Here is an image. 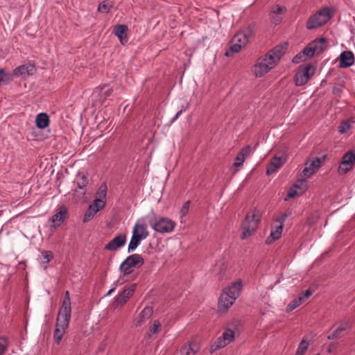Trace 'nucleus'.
I'll return each mask as SVG.
<instances>
[{
	"instance_id": "obj_1",
	"label": "nucleus",
	"mask_w": 355,
	"mask_h": 355,
	"mask_svg": "<svg viewBox=\"0 0 355 355\" xmlns=\"http://www.w3.org/2000/svg\"><path fill=\"white\" fill-rule=\"evenodd\" d=\"M243 287L242 280L238 279L225 287L218 299V311L224 313L234 304L240 295Z\"/></svg>"
},
{
	"instance_id": "obj_2",
	"label": "nucleus",
	"mask_w": 355,
	"mask_h": 355,
	"mask_svg": "<svg viewBox=\"0 0 355 355\" xmlns=\"http://www.w3.org/2000/svg\"><path fill=\"white\" fill-rule=\"evenodd\" d=\"M261 218L262 214L259 209H254L247 213L242 223V234L241 236L242 239H248L256 232Z\"/></svg>"
},
{
	"instance_id": "obj_3",
	"label": "nucleus",
	"mask_w": 355,
	"mask_h": 355,
	"mask_svg": "<svg viewBox=\"0 0 355 355\" xmlns=\"http://www.w3.org/2000/svg\"><path fill=\"white\" fill-rule=\"evenodd\" d=\"M333 9L326 7L311 15L306 21V28L313 30L327 23L332 17Z\"/></svg>"
},
{
	"instance_id": "obj_4",
	"label": "nucleus",
	"mask_w": 355,
	"mask_h": 355,
	"mask_svg": "<svg viewBox=\"0 0 355 355\" xmlns=\"http://www.w3.org/2000/svg\"><path fill=\"white\" fill-rule=\"evenodd\" d=\"M150 215L151 218L149 224L155 232L166 234L173 231L175 223L172 220L164 217H159L156 220V214L153 209L150 211Z\"/></svg>"
},
{
	"instance_id": "obj_5",
	"label": "nucleus",
	"mask_w": 355,
	"mask_h": 355,
	"mask_svg": "<svg viewBox=\"0 0 355 355\" xmlns=\"http://www.w3.org/2000/svg\"><path fill=\"white\" fill-rule=\"evenodd\" d=\"M322 159L319 157H315L308 160L304 164V168L300 173L301 180L300 184H295V188L306 187V180L313 175L322 166Z\"/></svg>"
},
{
	"instance_id": "obj_6",
	"label": "nucleus",
	"mask_w": 355,
	"mask_h": 355,
	"mask_svg": "<svg viewBox=\"0 0 355 355\" xmlns=\"http://www.w3.org/2000/svg\"><path fill=\"white\" fill-rule=\"evenodd\" d=\"M277 64L266 53L259 58L252 68V73L257 78H261L275 67Z\"/></svg>"
},
{
	"instance_id": "obj_7",
	"label": "nucleus",
	"mask_w": 355,
	"mask_h": 355,
	"mask_svg": "<svg viewBox=\"0 0 355 355\" xmlns=\"http://www.w3.org/2000/svg\"><path fill=\"white\" fill-rule=\"evenodd\" d=\"M315 67L311 64L300 65L294 76V82L297 87L306 85L315 73Z\"/></svg>"
},
{
	"instance_id": "obj_8",
	"label": "nucleus",
	"mask_w": 355,
	"mask_h": 355,
	"mask_svg": "<svg viewBox=\"0 0 355 355\" xmlns=\"http://www.w3.org/2000/svg\"><path fill=\"white\" fill-rule=\"evenodd\" d=\"M144 263V259L139 254H133L125 258L121 263L119 270L123 276H128L132 273L131 268L140 267Z\"/></svg>"
},
{
	"instance_id": "obj_9",
	"label": "nucleus",
	"mask_w": 355,
	"mask_h": 355,
	"mask_svg": "<svg viewBox=\"0 0 355 355\" xmlns=\"http://www.w3.org/2000/svg\"><path fill=\"white\" fill-rule=\"evenodd\" d=\"M235 338V333L230 329H226L210 346L209 352L211 354L217 350L223 348L232 343Z\"/></svg>"
},
{
	"instance_id": "obj_10",
	"label": "nucleus",
	"mask_w": 355,
	"mask_h": 355,
	"mask_svg": "<svg viewBox=\"0 0 355 355\" xmlns=\"http://www.w3.org/2000/svg\"><path fill=\"white\" fill-rule=\"evenodd\" d=\"M71 316L58 314L56 318V325L53 333L54 342L58 345L60 343L61 340L65 334L66 329L69 327Z\"/></svg>"
},
{
	"instance_id": "obj_11",
	"label": "nucleus",
	"mask_w": 355,
	"mask_h": 355,
	"mask_svg": "<svg viewBox=\"0 0 355 355\" xmlns=\"http://www.w3.org/2000/svg\"><path fill=\"white\" fill-rule=\"evenodd\" d=\"M325 41L326 40L324 38H320L309 44V45L302 51L304 58L306 59L310 58H312L315 53H320L322 51Z\"/></svg>"
},
{
	"instance_id": "obj_12",
	"label": "nucleus",
	"mask_w": 355,
	"mask_h": 355,
	"mask_svg": "<svg viewBox=\"0 0 355 355\" xmlns=\"http://www.w3.org/2000/svg\"><path fill=\"white\" fill-rule=\"evenodd\" d=\"M254 35L253 28L248 26L243 31L238 32L234 36L232 42L241 44L243 47L245 46L249 42V39Z\"/></svg>"
},
{
	"instance_id": "obj_13",
	"label": "nucleus",
	"mask_w": 355,
	"mask_h": 355,
	"mask_svg": "<svg viewBox=\"0 0 355 355\" xmlns=\"http://www.w3.org/2000/svg\"><path fill=\"white\" fill-rule=\"evenodd\" d=\"M288 49V43L284 42L275 46L274 48L270 49L267 54L269 57L272 58V61L276 64L279 62L284 55L286 53Z\"/></svg>"
},
{
	"instance_id": "obj_14",
	"label": "nucleus",
	"mask_w": 355,
	"mask_h": 355,
	"mask_svg": "<svg viewBox=\"0 0 355 355\" xmlns=\"http://www.w3.org/2000/svg\"><path fill=\"white\" fill-rule=\"evenodd\" d=\"M67 216V209L65 206H60L58 211L55 213L49 219L53 229L59 227L64 221Z\"/></svg>"
},
{
	"instance_id": "obj_15",
	"label": "nucleus",
	"mask_w": 355,
	"mask_h": 355,
	"mask_svg": "<svg viewBox=\"0 0 355 355\" xmlns=\"http://www.w3.org/2000/svg\"><path fill=\"white\" fill-rule=\"evenodd\" d=\"M148 234L149 233L147 229V225L144 223V218H142L138 219L133 227L132 235H135L143 241L148 236Z\"/></svg>"
},
{
	"instance_id": "obj_16",
	"label": "nucleus",
	"mask_w": 355,
	"mask_h": 355,
	"mask_svg": "<svg viewBox=\"0 0 355 355\" xmlns=\"http://www.w3.org/2000/svg\"><path fill=\"white\" fill-rule=\"evenodd\" d=\"M126 242L125 234H121L115 236L105 246V250L116 251L118 248L123 246Z\"/></svg>"
},
{
	"instance_id": "obj_17",
	"label": "nucleus",
	"mask_w": 355,
	"mask_h": 355,
	"mask_svg": "<svg viewBox=\"0 0 355 355\" xmlns=\"http://www.w3.org/2000/svg\"><path fill=\"white\" fill-rule=\"evenodd\" d=\"M250 146H246L236 155L234 162V166L236 168V171L239 170V168L243 166V163L247 157L250 155Z\"/></svg>"
},
{
	"instance_id": "obj_18",
	"label": "nucleus",
	"mask_w": 355,
	"mask_h": 355,
	"mask_svg": "<svg viewBox=\"0 0 355 355\" xmlns=\"http://www.w3.org/2000/svg\"><path fill=\"white\" fill-rule=\"evenodd\" d=\"M283 227L284 226L282 225L273 223L271 226L270 234L266 239V243L271 244L276 240L279 239L282 236Z\"/></svg>"
},
{
	"instance_id": "obj_19",
	"label": "nucleus",
	"mask_w": 355,
	"mask_h": 355,
	"mask_svg": "<svg viewBox=\"0 0 355 355\" xmlns=\"http://www.w3.org/2000/svg\"><path fill=\"white\" fill-rule=\"evenodd\" d=\"M286 11V8L285 6L279 5L275 6L269 14L272 22L275 24H279L282 19L280 15L285 13Z\"/></svg>"
},
{
	"instance_id": "obj_20",
	"label": "nucleus",
	"mask_w": 355,
	"mask_h": 355,
	"mask_svg": "<svg viewBox=\"0 0 355 355\" xmlns=\"http://www.w3.org/2000/svg\"><path fill=\"white\" fill-rule=\"evenodd\" d=\"M339 66L341 68H347L354 64V56L352 51H345L340 54Z\"/></svg>"
},
{
	"instance_id": "obj_21",
	"label": "nucleus",
	"mask_w": 355,
	"mask_h": 355,
	"mask_svg": "<svg viewBox=\"0 0 355 355\" xmlns=\"http://www.w3.org/2000/svg\"><path fill=\"white\" fill-rule=\"evenodd\" d=\"M136 284L131 285L129 288L125 289L115 300L117 306H123L128 300L133 295Z\"/></svg>"
},
{
	"instance_id": "obj_22",
	"label": "nucleus",
	"mask_w": 355,
	"mask_h": 355,
	"mask_svg": "<svg viewBox=\"0 0 355 355\" xmlns=\"http://www.w3.org/2000/svg\"><path fill=\"white\" fill-rule=\"evenodd\" d=\"M35 71V65L32 64H24L17 67L13 74L15 76H28L33 75Z\"/></svg>"
},
{
	"instance_id": "obj_23",
	"label": "nucleus",
	"mask_w": 355,
	"mask_h": 355,
	"mask_svg": "<svg viewBox=\"0 0 355 355\" xmlns=\"http://www.w3.org/2000/svg\"><path fill=\"white\" fill-rule=\"evenodd\" d=\"M286 162V157L275 156L270 161L267 168V174L270 175L277 171Z\"/></svg>"
},
{
	"instance_id": "obj_24",
	"label": "nucleus",
	"mask_w": 355,
	"mask_h": 355,
	"mask_svg": "<svg viewBox=\"0 0 355 355\" xmlns=\"http://www.w3.org/2000/svg\"><path fill=\"white\" fill-rule=\"evenodd\" d=\"M200 349L198 345L196 342H189L180 348V354L182 355H196Z\"/></svg>"
},
{
	"instance_id": "obj_25",
	"label": "nucleus",
	"mask_w": 355,
	"mask_h": 355,
	"mask_svg": "<svg viewBox=\"0 0 355 355\" xmlns=\"http://www.w3.org/2000/svg\"><path fill=\"white\" fill-rule=\"evenodd\" d=\"M71 300L69 297V292L66 291L64 293V297L62 303L61 308L58 312L59 314L71 316Z\"/></svg>"
},
{
	"instance_id": "obj_26",
	"label": "nucleus",
	"mask_w": 355,
	"mask_h": 355,
	"mask_svg": "<svg viewBox=\"0 0 355 355\" xmlns=\"http://www.w3.org/2000/svg\"><path fill=\"white\" fill-rule=\"evenodd\" d=\"M128 27L125 25H116L114 27V34L117 36L122 44H125L128 42Z\"/></svg>"
},
{
	"instance_id": "obj_27",
	"label": "nucleus",
	"mask_w": 355,
	"mask_h": 355,
	"mask_svg": "<svg viewBox=\"0 0 355 355\" xmlns=\"http://www.w3.org/2000/svg\"><path fill=\"white\" fill-rule=\"evenodd\" d=\"M35 123L39 129H44L49 125V117L46 113L41 112L36 116Z\"/></svg>"
},
{
	"instance_id": "obj_28",
	"label": "nucleus",
	"mask_w": 355,
	"mask_h": 355,
	"mask_svg": "<svg viewBox=\"0 0 355 355\" xmlns=\"http://www.w3.org/2000/svg\"><path fill=\"white\" fill-rule=\"evenodd\" d=\"M76 186L79 189H85L88 184V179L83 173H78L76 176Z\"/></svg>"
},
{
	"instance_id": "obj_29",
	"label": "nucleus",
	"mask_w": 355,
	"mask_h": 355,
	"mask_svg": "<svg viewBox=\"0 0 355 355\" xmlns=\"http://www.w3.org/2000/svg\"><path fill=\"white\" fill-rule=\"evenodd\" d=\"M353 123L351 119L343 121L338 127V132L341 135L347 133L352 128Z\"/></svg>"
},
{
	"instance_id": "obj_30",
	"label": "nucleus",
	"mask_w": 355,
	"mask_h": 355,
	"mask_svg": "<svg viewBox=\"0 0 355 355\" xmlns=\"http://www.w3.org/2000/svg\"><path fill=\"white\" fill-rule=\"evenodd\" d=\"M42 257L43 258V261H42V265L43 266L44 269H46L49 262L53 258V254L51 251L43 250V251H42Z\"/></svg>"
},
{
	"instance_id": "obj_31",
	"label": "nucleus",
	"mask_w": 355,
	"mask_h": 355,
	"mask_svg": "<svg viewBox=\"0 0 355 355\" xmlns=\"http://www.w3.org/2000/svg\"><path fill=\"white\" fill-rule=\"evenodd\" d=\"M141 241V239H139L135 235H132L131 240L128 244V252H131L135 250L140 245Z\"/></svg>"
},
{
	"instance_id": "obj_32",
	"label": "nucleus",
	"mask_w": 355,
	"mask_h": 355,
	"mask_svg": "<svg viewBox=\"0 0 355 355\" xmlns=\"http://www.w3.org/2000/svg\"><path fill=\"white\" fill-rule=\"evenodd\" d=\"M107 192V187L106 183L103 182L102 183L99 187L98 188V190L96 191V198L97 199H103L105 200Z\"/></svg>"
},
{
	"instance_id": "obj_33",
	"label": "nucleus",
	"mask_w": 355,
	"mask_h": 355,
	"mask_svg": "<svg viewBox=\"0 0 355 355\" xmlns=\"http://www.w3.org/2000/svg\"><path fill=\"white\" fill-rule=\"evenodd\" d=\"M105 200L103 199L95 198L93 201V203L89 206L92 207V208L94 209L96 212H98L105 207Z\"/></svg>"
},
{
	"instance_id": "obj_34",
	"label": "nucleus",
	"mask_w": 355,
	"mask_h": 355,
	"mask_svg": "<svg viewBox=\"0 0 355 355\" xmlns=\"http://www.w3.org/2000/svg\"><path fill=\"white\" fill-rule=\"evenodd\" d=\"M304 301L302 300V298L298 295L297 297L293 299L287 306V311H292L294 309H295L297 307H298L300 305H301Z\"/></svg>"
},
{
	"instance_id": "obj_35",
	"label": "nucleus",
	"mask_w": 355,
	"mask_h": 355,
	"mask_svg": "<svg viewBox=\"0 0 355 355\" xmlns=\"http://www.w3.org/2000/svg\"><path fill=\"white\" fill-rule=\"evenodd\" d=\"M352 168H353V166L347 163V162L342 160L338 166V173L340 175H345L347 173H348Z\"/></svg>"
},
{
	"instance_id": "obj_36",
	"label": "nucleus",
	"mask_w": 355,
	"mask_h": 355,
	"mask_svg": "<svg viewBox=\"0 0 355 355\" xmlns=\"http://www.w3.org/2000/svg\"><path fill=\"white\" fill-rule=\"evenodd\" d=\"M113 5L112 3L107 1H103L98 7V12L107 14L110 12Z\"/></svg>"
},
{
	"instance_id": "obj_37",
	"label": "nucleus",
	"mask_w": 355,
	"mask_h": 355,
	"mask_svg": "<svg viewBox=\"0 0 355 355\" xmlns=\"http://www.w3.org/2000/svg\"><path fill=\"white\" fill-rule=\"evenodd\" d=\"M342 160L353 166L355 164V153L352 150L347 152L343 156Z\"/></svg>"
},
{
	"instance_id": "obj_38",
	"label": "nucleus",
	"mask_w": 355,
	"mask_h": 355,
	"mask_svg": "<svg viewBox=\"0 0 355 355\" xmlns=\"http://www.w3.org/2000/svg\"><path fill=\"white\" fill-rule=\"evenodd\" d=\"M96 211L92 208V207H88L84 216L83 218V223H87L89 222L92 218L94 217V216L96 214Z\"/></svg>"
},
{
	"instance_id": "obj_39",
	"label": "nucleus",
	"mask_w": 355,
	"mask_h": 355,
	"mask_svg": "<svg viewBox=\"0 0 355 355\" xmlns=\"http://www.w3.org/2000/svg\"><path fill=\"white\" fill-rule=\"evenodd\" d=\"M153 313V310L150 307L144 308L139 313V322H142L143 320L149 318Z\"/></svg>"
},
{
	"instance_id": "obj_40",
	"label": "nucleus",
	"mask_w": 355,
	"mask_h": 355,
	"mask_svg": "<svg viewBox=\"0 0 355 355\" xmlns=\"http://www.w3.org/2000/svg\"><path fill=\"white\" fill-rule=\"evenodd\" d=\"M308 347L309 343L304 340H302L298 345L295 355H304L306 352Z\"/></svg>"
},
{
	"instance_id": "obj_41",
	"label": "nucleus",
	"mask_w": 355,
	"mask_h": 355,
	"mask_svg": "<svg viewBox=\"0 0 355 355\" xmlns=\"http://www.w3.org/2000/svg\"><path fill=\"white\" fill-rule=\"evenodd\" d=\"M291 215L290 211H286L284 214H282L280 216H277L275 220V223L282 225L284 226V222L287 219V218Z\"/></svg>"
},
{
	"instance_id": "obj_42",
	"label": "nucleus",
	"mask_w": 355,
	"mask_h": 355,
	"mask_svg": "<svg viewBox=\"0 0 355 355\" xmlns=\"http://www.w3.org/2000/svg\"><path fill=\"white\" fill-rule=\"evenodd\" d=\"M101 89V94L100 95L103 97L102 102H103L107 97H109L112 95L113 90L110 88H107L106 85H104L101 87H100Z\"/></svg>"
},
{
	"instance_id": "obj_43",
	"label": "nucleus",
	"mask_w": 355,
	"mask_h": 355,
	"mask_svg": "<svg viewBox=\"0 0 355 355\" xmlns=\"http://www.w3.org/2000/svg\"><path fill=\"white\" fill-rule=\"evenodd\" d=\"M345 330V327H338L332 334L328 336L329 340H334L341 336V333Z\"/></svg>"
},
{
	"instance_id": "obj_44",
	"label": "nucleus",
	"mask_w": 355,
	"mask_h": 355,
	"mask_svg": "<svg viewBox=\"0 0 355 355\" xmlns=\"http://www.w3.org/2000/svg\"><path fill=\"white\" fill-rule=\"evenodd\" d=\"M189 207H190V201L188 200L183 204V205L180 211V214L181 218L184 217L187 214Z\"/></svg>"
},
{
	"instance_id": "obj_45",
	"label": "nucleus",
	"mask_w": 355,
	"mask_h": 355,
	"mask_svg": "<svg viewBox=\"0 0 355 355\" xmlns=\"http://www.w3.org/2000/svg\"><path fill=\"white\" fill-rule=\"evenodd\" d=\"M161 327V323L158 320H155L153 324L150 327L149 331L151 334H155L159 332Z\"/></svg>"
},
{
	"instance_id": "obj_46",
	"label": "nucleus",
	"mask_w": 355,
	"mask_h": 355,
	"mask_svg": "<svg viewBox=\"0 0 355 355\" xmlns=\"http://www.w3.org/2000/svg\"><path fill=\"white\" fill-rule=\"evenodd\" d=\"M7 347V339L5 337H0V355H2Z\"/></svg>"
},
{
	"instance_id": "obj_47",
	"label": "nucleus",
	"mask_w": 355,
	"mask_h": 355,
	"mask_svg": "<svg viewBox=\"0 0 355 355\" xmlns=\"http://www.w3.org/2000/svg\"><path fill=\"white\" fill-rule=\"evenodd\" d=\"M306 58H304L302 52L298 53L292 59V62L295 64H297L300 62L305 61Z\"/></svg>"
},
{
	"instance_id": "obj_48",
	"label": "nucleus",
	"mask_w": 355,
	"mask_h": 355,
	"mask_svg": "<svg viewBox=\"0 0 355 355\" xmlns=\"http://www.w3.org/2000/svg\"><path fill=\"white\" fill-rule=\"evenodd\" d=\"M243 48L241 44H239L236 42H232V44L230 47V51L232 53H238L239 52L241 49Z\"/></svg>"
},
{
	"instance_id": "obj_49",
	"label": "nucleus",
	"mask_w": 355,
	"mask_h": 355,
	"mask_svg": "<svg viewBox=\"0 0 355 355\" xmlns=\"http://www.w3.org/2000/svg\"><path fill=\"white\" fill-rule=\"evenodd\" d=\"M6 76H7V75H6L5 71L3 69H0V85L2 83H8V80L6 78Z\"/></svg>"
},
{
	"instance_id": "obj_50",
	"label": "nucleus",
	"mask_w": 355,
	"mask_h": 355,
	"mask_svg": "<svg viewBox=\"0 0 355 355\" xmlns=\"http://www.w3.org/2000/svg\"><path fill=\"white\" fill-rule=\"evenodd\" d=\"M312 293L309 290H306L304 293L300 294V296L302 298L304 302L311 295Z\"/></svg>"
},
{
	"instance_id": "obj_51",
	"label": "nucleus",
	"mask_w": 355,
	"mask_h": 355,
	"mask_svg": "<svg viewBox=\"0 0 355 355\" xmlns=\"http://www.w3.org/2000/svg\"><path fill=\"white\" fill-rule=\"evenodd\" d=\"M184 111H185V110H180V111H178L176 113V114L171 119L170 122L173 123L174 121H175Z\"/></svg>"
},
{
	"instance_id": "obj_52",
	"label": "nucleus",
	"mask_w": 355,
	"mask_h": 355,
	"mask_svg": "<svg viewBox=\"0 0 355 355\" xmlns=\"http://www.w3.org/2000/svg\"><path fill=\"white\" fill-rule=\"evenodd\" d=\"M117 284H118V282H115L113 284L112 288H110V289L107 292V293H106V295H110L111 293H112L115 291V289H116V286H117Z\"/></svg>"
},
{
	"instance_id": "obj_53",
	"label": "nucleus",
	"mask_w": 355,
	"mask_h": 355,
	"mask_svg": "<svg viewBox=\"0 0 355 355\" xmlns=\"http://www.w3.org/2000/svg\"><path fill=\"white\" fill-rule=\"evenodd\" d=\"M297 195V193L296 191L295 190H291L288 194H287V198H295L296 196Z\"/></svg>"
},
{
	"instance_id": "obj_54",
	"label": "nucleus",
	"mask_w": 355,
	"mask_h": 355,
	"mask_svg": "<svg viewBox=\"0 0 355 355\" xmlns=\"http://www.w3.org/2000/svg\"><path fill=\"white\" fill-rule=\"evenodd\" d=\"M225 55H226V56H230V51H227V52L225 53Z\"/></svg>"
},
{
	"instance_id": "obj_55",
	"label": "nucleus",
	"mask_w": 355,
	"mask_h": 355,
	"mask_svg": "<svg viewBox=\"0 0 355 355\" xmlns=\"http://www.w3.org/2000/svg\"><path fill=\"white\" fill-rule=\"evenodd\" d=\"M181 355H182V354H181Z\"/></svg>"
}]
</instances>
